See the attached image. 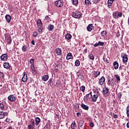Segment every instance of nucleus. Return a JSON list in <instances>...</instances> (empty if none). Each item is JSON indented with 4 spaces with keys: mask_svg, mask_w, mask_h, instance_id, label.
<instances>
[{
    "mask_svg": "<svg viewBox=\"0 0 129 129\" xmlns=\"http://www.w3.org/2000/svg\"><path fill=\"white\" fill-rule=\"evenodd\" d=\"M107 85H108V86H111L112 89H115V87H116V83H115V81H114L113 79H112L111 80H108Z\"/></svg>",
    "mask_w": 129,
    "mask_h": 129,
    "instance_id": "obj_1",
    "label": "nucleus"
},
{
    "mask_svg": "<svg viewBox=\"0 0 129 129\" xmlns=\"http://www.w3.org/2000/svg\"><path fill=\"white\" fill-rule=\"evenodd\" d=\"M82 16V13L80 11H76L72 13V17L75 19H80Z\"/></svg>",
    "mask_w": 129,
    "mask_h": 129,
    "instance_id": "obj_2",
    "label": "nucleus"
},
{
    "mask_svg": "<svg viewBox=\"0 0 129 129\" xmlns=\"http://www.w3.org/2000/svg\"><path fill=\"white\" fill-rule=\"evenodd\" d=\"M37 24L38 27V32L39 33H42L43 32V23H42V21L41 20L38 19L37 21Z\"/></svg>",
    "mask_w": 129,
    "mask_h": 129,
    "instance_id": "obj_3",
    "label": "nucleus"
},
{
    "mask_svg": "<svg viewBox=\"0 0 129 129\" xmlns=\"http://www.w3.org/2000/svg\"><path fill=\"white\" fill-rule=\"evenodd\" d=\"M5 37L8 44H11L12 43V38L11 37V35L9 33H6L5 34Z\"/></svg>",
    "mask_w": 129,
    "mask_h": 129,
    "instance_id": "obj_4",
    "label": "nucleus"
},
{
    "mask_svg": "<svg viewBox=\"0 0 129 129\" xmlns=\"http://www.w3.org/2000/svg\"><path fill=\"white\" fill-rule=\"evenodd\" d=\"M96 92H97V94H95L93 95V97H92L93 102H96V101H97V98H98V95H100L98 90H96Z\"/></svg>",
    "mask_w": 129,
    "mask_h": 129,
    "instance_id": "obj_5",
    "label": "nucleus"
},
{
    "mask_svg": "<svg viewBox=\"0 0 129 129\" xmlns=\"http://www.w3.org/2000/svg\"><path fill=\"white\" fill-rule=\"evenodd\" d=\"M122 16V13L121 12H120L118 13L117 11L114 12L113 13V18L114 19H117L119 17V18H120Z\"/></svg>",
    "mask_w": 129,
    "mask_h": 129,
    "instance_id": "obj_6",
    "label": "nucleus"
},
{
    "mask_svg": "<svg viewBox=\"0 0 129 129\" xmlns=\"http://www.w3.org/2000/svg\"><path fill=\"white\" fill-rule=\"evenodd\" d=\"M121 57L122 58V62L123 64L126 63L127 62V60H128V57H127V55L125 53H121Z\"/></svg>",
    "mask_w": 129,
    "mask_h": 129,
    "instance_id": "obj_7",
    "label": "nucleus"
},
{
    "mask_svg": "<svg viewBox=\"0 0 129 129\" xmlns=\"http://www.w3.org/2000/svg\"><path fill=\"white\" fill-rule=\"evenodd\" d=\"M55 6L57 8H62L63 7V1L61 0H58L55 2Z\"/></svg>",
    "mask_w": 129,
    "mask_h": 129,
    "instance_id": "obj_8",
    "label": "nucleus"
},
{
    "mask_svg": "<svg viewBox=\"0 0 129 129\" xmlns=\"http://www.w3.org/2000/svg\"><path fill=\"white\" fill-rule=\"evenodd\" d=\"M90 98H92V92H90L89 94H87L84 98V101H87Z\"/></svg>",
    "mask_w": 129,
    "mask_h": 129,
    "instance_id": "obj_9",
    "label": "nucleus"
},
{
    "mask_svg": "<svg viewBox=\"0 0 129 129\" xmlns=\"http://www.w3.org/2000/svg\"><path fill=\"white\" fill-rule=\"evenodd\" d=\"M3 66L5 69H9V70H13V67L10 66V63L6 62L4 63Z\"/></svg>",
    "mask_w": 129,
    "mask_h": 129,
    "instance_id": "obj_10",
    "label": "nucleus"
},
{
    "mask_svg": "<svg viewBox=\"0 0 129 129\" xmlns=\"http://www.w3.org/2000/svg\"><path fill=\"white\" fill-rule=\"evenodd\" d=\"M27 80H28V76L27 75V74H26L25 72H24L23 74V77L22 78V81L23 82H27Z\"/></svg>",
    "mask_w": 129,
    "mask_h": 129,
    "instance_id": "obj_11",
    "label": "nucleus"
},
{
    "mask_svg": "<svg viewBox=\"0 0 129 129\" xmlns=\"http://www.w3.org/2000/svg\"><path fill=\"white\" fill-rule=\"evenodd\" d=\"M1 59L2 61H7L8 59V54L4 53L1 56Z\"/></svg>",
    "mask_w": 129,
    "mask_h": 129,
    "instance_id": "obj_12",
    "label": "nucleus"
},
{
    "mask_svg": "<svg viewBox=\"0 0 129 129\" xmlns=\"http://www.w3.org/2000/svg\"><path fill=\"white\" fill-rule=\"evenodd\" d=\"M119 70L120 71L121 75H123V73L125 72L126 69L123 67V66H120L119 67Z\"/></svg>",
    "mask_w": 129,
    "mask_h": 129,
    "instance_id": "obj_13",
    "label": "nucleus"
},
{
    "mask_svg": "<svg viewBox=\"0 0 129 129\" xmlns=\"http://www.w3.org/2000/svg\"><path fill=\"white\" fill-rule=\"evenodd\" d=\"M104 82H105V78L102 76L99 80L98 83L100 85H103Z\"/></svg>",
    "mask_w": 129,
    "mask_h": 129,
    "instance_id": "obj_14",
    "label": "nucleus"
},
{
    "mask_svg": "<svg viewBox=\"0 0 129 129\" xmlns=\"http://www.w3.org/2000/svg\"><path fill=\"white\" fill-rule=\"evenodd\" d=\"M30 68L31 69V72L32 74H34V75H36L37 74V71L35 70V66L34 64H31Z\"/></svg>",
    "mask_w": 129,
    "mask_h": 129,
    "instance_id": "obj_15",
    "label": "nucleus"
},
{
    "mask_svg": "<svg viewBox=\"0 0 129 129\" xmlns=\"http://www.w3.org/2000/svg\"><path fill=\"white\" fill-rule=\"evenodd\" d=\"M94 28V27H93V25L92 24H89L88 25L87 27V30L88 31V32H91L92 30Z\"/></svg>",
    "mask_w": 129,
    "mask_h": 129,
    "instance_id": "obj_16",
    "label": "nucleus"
},
{
    "mask_svg": "<svg viewBox=\"0 0 129 129\" xmlns=\"http://www.w3.org/2000/svg\"><path fill=\"white\" fill-rule=\"evenodd\" d=\"M8 98L10 101H15L16 100V97L13 95H10Z\"/></svg>",
    "mask_w": 129,
    "mask_h": 129,
    "instance_id": "obj_17",
    "label": "nucleus"
},
{
    "mask_svg": "<svg viewBox=\"0 0 129 129\" xmlns=\"http://www.w3.org/2000/svg\"><path fill=\"white\" fill-rule=\"evenodd\" d=\"M109 92V89H108V88H107V87H105L103 89V93L104 95H106Z\"/></svg>",
    "mask_w": 129,
    "mask_h": 129,
    "instance_id": "obj_18",
    "label": "nucleus"
},
{
    "mask_svg": "<svg viewBox=\"0 0 129 129\" xmlns=\"http://www.w3.org/2000/svg\"><path fill=\"white\" fill-rule=\"evenodd\" d=\"M5 18L7 23H10L11 20H12V16L10 15H7Z\"/></svg>",
    "mask_w": 129,
    "mask_h": 129,
    "instance_id": "obj_19",
    "label": "nucleus"
},
{
    "mask_svg": "<svg viewBox=\"0 0 129 129\" xmlns=\"http://www.w3.org/2000/svg\"><path fill=\"white\" fill-rule=\"evenodd\" d=\"M100 75V72H97V71H94L93 73V76L94 78H97L98 76Z\"/></svg>",
    "mask_w": 129,
    "mask_h": 129,
    "instance_id": "obj_20",
    "label": "nucleus"
},
{
    "mask_svg": "<svg viewBox=\"0 0 129 129\" xmlns=\"http://www.w3.org/2000/svg\"><path fill=\"white\" fill-rule=\"evenodd\" d=\"M81 106L83 109H85V110H88V109H89V107L84 103L81 104Z\"/></svg>",
    "mask_w": 129,
    "mask_h": 129,
    "instance_id": "obj_21",
    "label": "nucleus"
},
{
    "mask_svg": "<svg viewBox=\"0 0 129 129\" xmlns=\"http://www.w3.org/2000/svg\"><path fill=\"white\" fill-rule=\"evenodd\" d=\"M56 53L57 55H58V56H60V55H62V50L61 49V48H56Z\"/></svg>",
    "mask_w": 129,
    "mask_h": 129,
    "instance_id": "obj_22",
    "label": "nucleus"
},
{
    "mask_svg": "<svg viewBox=\"0 0 129 129\" xmlns=\"http://www.w3.org/2000/svg\"><path fill=\"white\" fill-rule=\"evenodd\" d=\"M67 60H70V59H73V55L72 53L69 52L67 55Z\"/></svg>",
    "mask_w": 129,
    "mask_h": 129,
    "instance_id": "obj_23",
    "label": "nucleus"
},
{
    "mask_svg": "<svg viewBox=\"0 0 129 129\" xmlns=\"http://www.w3.org/2000/svg\"><path fill=\"white\" fill-rule=\"evenodd\" d=\"M113 3V1H112V0H108L107 5H108V8H109V9H110V8H111V6H112Z\"/></svg>",
    "mask_w": 129,
    "mask_h": 129,
    "instance_id": "obj_24",
    "label": "nucleus"
},
{
    "mask_svg": "<svg viewBox=\"0 0 129 129\" xmlns=\"http://www.w3.org/2000/svg\"><path fill=\"white\" fill-rule=\"evenodd\" d=\"M47 30L49 31V32L53 31L54 30V25L52 24H50L49 25H48Z\"/></svg>",
    "mask_w": 129,
    "mask_h": 129,
    "instance_id": "obj_25",
    "label": "nucleus"
},
{
    "mask_svg": "<svg viewBox=\"0 0 129 129\" xmlns=\"http://www.w3.org/2000/svg\"><path fill=\"white\" fill-rule=\"evenodd\" d=\"M41 122V119L39 118V117H37L35 118V124L36 125H38L39 123Z\"/></svg>",
    "mask_w": 129,
    "mask_h": 129,
    "instance_id": "obj_26",
    "label": "nucleus"
},
{
    "mask_svg": "<svg viewBox=\"0 0 129 129\" xmlns=\"http://www.w3.org/2000/svg\"><path fill=\"white\" fill-rule=\"evenodd\" d=\"M113 67H114V69L115 70H116L117 69H118V62H117V61H114Z\"/></svg>",
    "mask_w": 129,
    "mask_h": 129,
    "instance_id": "obj_27",
    "label": "nucleus"
},
{
    "mask_svg": "<svg viewBox=\"0 0 129 129\" xmlns=\"http://www.w3.org/2000/svg\"><path fill=\"white\" fill-rule=\"evenodd\" d=\"M65 38L67 39V40H71V38H72V36L71 34H70V33H68L66 34Z\"/></svg>",
    "mask_w": 129,
    "mask_h": 129,
    "instance_id": "obj_28",
    "label": "nucleus"
},
{
    "mask_svg": "<svg viewBox=\"0 0 129 129\" xmlns=\"http://www.w3.org/2000/svg\"><path fill=\"white\" fill-rule=\"evenodd\" d=\"M49 79V76L48 75H45L42 77V80L43 81H47Z\"/></svg>",
    "mask_w": 129,
    "mask_h": 129,
    "instance_id": "obj_29",
    "label": "nucleus"
},
{
    "mask_svg": "<svg viewBox=\"0 0 129 129\" xmlns=\"http://www.w3.org/2000/svg\"><path fill=\"white\" fill-rule=\"evenodd\" d=\"M22 50L23 52H26L27 50H28V47L25 44L22 46Z\"/></svg>",
    "mask_w": 129,
    "mask_h": 129,
    "instance_id": "obj_30",
    "label": "nucleus"
},
{
    "mask_svg": "<svg viewBox=\"0 0 129 129\" xmlns=\"http://www.w3.org/2000/svg\"><path fill=\"white\" fill-rule=\"evenodd\" d=\"M114 77L116 78V80H117V83H118V82L120 81V77H119V76L117 75H115Z\"/></svg>",
    "mask_w": 129,
    "mask_h": 129,
    "instance_id": "obj_31",
    "label": "nucleus"
},
{
    "mask_svg": "<svg viewBox=\"0 0 129 129\" xmlns=\"http://www.w3.org/2000/svg\"><path fill=\"white\" fill-rule=\"evenodd\" d=\"M85 4L86 6H89V5H91V2H90V0H85Z\"/></svg>",
    "mask_w": 129,
    "mask_h": 129,
    "instance_id": "obj_32",
    "label": "nucleus"
},
{
    "mask_svg": "<svg viewBox=\"0 0 129 129\" xmlns=\"http://www.w3.org/2000/svg\"><path fill=\"white\" fill-rule=\"evenodd\" d=\"M5 117V114L4 113V111L0 112V119H2V118H4Z\"/></svg>",
    "mask_w": 129,
    "mask_h": 129,
    "instance_id": "obj_33",
    "label": "nucleus"
},
{
    "mask_svg": "<svg viewBox=\"0 0 129 129\" xmlns=\"http://www.w3.org/2000/svg\"><path fill=\"white\" fill-rule=\"evenodd\" d=\"M76 123L75 122H73L71 124V128L73 129H75L76 128Z\"/></svg>",
    "mask_w": 129,
    "mask_h": 129,
    "instance_id": "obj_34",
    "label": "nucleus"
},
{
    "mask_svg": "<svg viewBox=\"0 0 129 129\" xmlns=\"http://www.w3.org/2000/svg\"><path fill=\"white\" fill-rule=\"evenodd\" d=\"M29 125L35 126V120H34V119H31L30 121V123Z\"/></svg>",
    "mask_w": 129,
    "mask_h": 129,
    "instance_id": "obj_35",
    "label": "nucleus"
},
{
    "mask_svg": "<svg viewBox=\"0 0 129 129\" xmlns=\"http://www.w3.org/2000/svg\"><path fill=\"white\" fill-rule=\"evenodd\" d=\"M75 65V66H79V65H80V61L78 60H76Z\"/></svg>",
    "mask_w": 129,
    "mask_h": 129,
    "instance_id": "obj_36",
    "label": "nucleus"
},
{
    "mask_svg": "<svg viewBox=\"0 0 129 129\" xmlns=\"http://www.w3.org/2000/svg\"><path fill=\"white\" fill-rule=\"evenodd\" d=\"M72 3L73 5H74L75 6L78 5V0H73Z\"/></svg>",
    "mask_w": 129,
    "mask_h": 129,
    "instance_id": "obj_37",
    "label": "nucleus"
},
{
    "mask_svg": "<svg viewBox=\"0 0 129 129\" xmlns=\"http://www.w3.org/2000/svg\"><path fill=\"white\" fill-rule=\"evenodd\" d=\"M89 59H90V60H94V56L93 55V54H91L89 55Z\"/></svg>",
    "mask_w": 129,
    "mask_h": 129,
    "instance_id": "obj_38",
    "label": "nucleus"
},
{
    "mask_svg": "<svg viewBox=\"0 0 129 129\" xmlns=\"http://www.w3.org/2000/svg\"><path fill=\"white\" fill-rule=\"evenodd\" d=\"M80 90L82 91V92H84V91H85V87L84 86H82L80 88Z\"/></svg>",
    "mask_w": 129,
    "mask_h": 129,
    "instance_id": "obj_39",
    "label": "nucleus"
},
{
    "mask_svg": "<svg viewBox=\"0 0 129 129\" xmlns=\"http://www.w3.org/2000/svg\"><path fill=\"white\" fill-rule=\"evenodd\" d=\"M101 35L102 36V37H104V36H105V35H106V31H103L101 32Z\"/></svg>",
    "mask_w": 129,
    "mask_h": 129,
    "instance_id": "obj_40",
    "label": "nucleus"
},
{
    "mask_svg": "<svg viewBox=\"0 0 129 129\" xmlns=\"http://www.w3.org/2000/svg\"><path fill=\"white\" fill-rule=\"evenodd\" d=\"M103 60H104L105 63H109V60L107 59V58H105V57L104 56L103 57Z\"/></svg>",
    "mask_w": 129,
    "mask_h": 129,
    "instance_id": "obj_41",
    "label": "nucleus"
},
{
    "mask_svg": "<svg viewBox=\"0 0 129 129\" xmlns=\"http://www.w3.org/2000/svg\"><path fill=\"white\" fill-rule=\"evenodd\" d=\"M0 109H2L3 110L5 109V106L4 105V104L0 103Z\"/></svg>",
    "mask_w": 129,
    "mask_h": 129,
    "instance_id": "obj_42",
    "label": "nucleus"
},
{
    "mask_svg": "<svg viewBox=\"0 0 129 129\" xmlns=\"http://www.w3.org/2000/svg\"><path fill=\"white\" fill-rule=\"evenodd\" d=\"M30 64H32V65H34V63H35V59L32 58L30 60Z\"/></svg>",
    "mask_w": 129,
    "mask_h": 129,
    "instance_id": "obj_43",
    "label": "nucleus"
},
{
    "mask_svg": "<svg viewBox=\"0 0 129 129\" xmlns=\"http://www.w3.org/2000/svg\"><path fill=\"white\" fill-rule=\"evenodd\" d=\"M126 114L127 117L129 116V106H127L126 107Z\"/></svg>",
    "mask_w": 129,
    "mask_h": 129,
    "instance_id": "obj_44",
    "label": "nucleus"
},
{
    "mask_svg": "<svg viewBox=\"0 0 129 129\" xmlns=\"http://www.w3.org/2000/svg\"><path fill=\"white\" fill-rule=\"evenodd\" d=\"M45 21H50V17H49V16H45L44 19V22H45Z\"/></svg>",
    "mask_w": 129,
    "mask_h": 129,
    "instance_id": "obj_45",
    "label": "nucleus"
},
{
    "mask_svg": "<svg viewBox=\"0 0 129 129\" xmlns=\"http://www.w3.org/2000/svg\"><path fill=\"white\" fill-rule=\"evenodd\" d=\"M8 10H9L10 12H11L13 11V6L12 5H9L8 7Z\"/></svg>",
    "mask_w": 129,
    "mask_h": 129,
    "instance_id": "obj_46",
    "label": "nucleus"
},
{
    "mask_svg": "<svg viewBox=\"0 0 129 129\" xmlns=\"http://www.w3.org/2000/svg\"><path fill=\"white\" fill-rule=\"evenodd\" d=\"M99 46H103L104 45V42L101 41H98V43Z\"/></svg>",
    "mask_w": 129,
    "mask_h": 129,
    "instance_id": "obj_47",
    "label": "nucleus"
},
{
    "mask_svg": "<svg viewBox=\"0 0 129 129\" xmlns=\"http://www.w3.org/2000/svg\"><path fill=\"white\" fill-rule=\"evenodd\" d=\"M50 128V124H46L44 127L43 129H49Z\"/></svg>",
    "mask_w": 129,
    "mask_h": 129,
    "instance_id": "obj_48",
    "label": "nucleus"
},
{
    "mask_svg": "<svg viewBox=\"0 0 129 129\" xmlns=\"http://www.w3.org/2000/svg\"><path fill=\"white\" fill-rule=\"evenodd\" d=\"M28 127L29 129H35V127H34V126L32 125H28Z\"/></svg>",
    "mask_w": 129,
    "mask_h": 129,
    "instance_id": "obj_49",
    "label": "nucleus"
},
{
    "mask_svg": "<svg viewBox=\"0 0 129 129\" xmlns=\"http://www.w3.org/2000/svg\"><path fill=\"white\" fill-rule=\"evenodd\" d=\"M78 77L81 79L82 80H83V75L80 74L78 75Z\"/></svg>",
    "mask_w": 129,
    "mask_h": 129,
    "instance_id": "obj_50",
    "label": "nucleus"
},
{
    "mask_svg": "<svg viewBox=\"0 0 129 129\" xmlns=\"http://www.w3.org/2000/svg\"><path fill=\"white\" fill-rule=\"evenodd\" d=\"M100 1V0H93L92 3H93V4H97V3H99Z\"/></svg>",
    "mask_w": 129,
    "mask_h": 129,
    "instance_id": "obj_51",
    "label": "nucleus"
},
{
    "mask_svg": "<svg viewBox=\"0 0 129 129\" xmlns=\"http://www.w3.org/2000/svg\"><path fill=\"white\" fill-rule=\"evenodd\" d=\"M122 94L121 93H118V97L119 99H120V98H121V96H122Z\"/></svg>",
    "mask_w": 129,
    "mask_h": 129,
    "instance_id": "obj_52",
    "label": "nucleus"
},
{
    "mask_svg": "<svg viewBox=\"0 0 129 129\" xmlns=\"http://www.w3.org/2000/svg\"><path fill=\"white\" fill-rule=\"evenodd\" d=\"M36 36H38V33L37 32H33V37H36Z\"/></svg>",
    "mask_w": 129,
    "mask_h": 129,
    "instance_id": "obj_53",
    "label": "nucleus"
},
{
    "mask_svg": "<svg viewBox=\"0 0 129 129\" xmlns=\"http://www.w3.org/2000/svg\"><path fill=\"white\" fill-rule=\"evenodd\" d=\"M113 117H114V118H117L118 117V116H117V115H116V114H113Z\"/></svg>",
    "mask_w": 129,
    "mask_h": 129,
    "instance_id": "obj_54",
    "label": "nucleus"
},
{
    "mask_svg": "<svg viewBox=\"0 0 129 129\" xmlns=\"http://www.w3.org/2000/svg\"><path fill=\"white\" fill-rule=\"evenodd\" d=\"M90 126L91 127H93L94 126V124L93 123V122H91Z\"/></svg>",
    "mask_w": 129,
    "mask_h": 129,
    "instance_id": "obj_55",
    "label": "nucleus"
},
{
    "mask_svg": "<svg viewBox=\"0 0 129 129\" xmlns=\"http://www.w3.org/2000/svg\"><path fill=\"white\" fill-rule=\"evenodd\" d=\"M31 44H32V45H35V40H32V41H31Z\"/></svg>",
    "mask_w": 129,
    "mask_h": 129,
    "instance_id": "obj_56",
    "label": "nucleus"
},
{
    "mask_svg": "<svg viewBox=\"0 0 129 129\" xmlns=\"http://www.w3.org/2000/svg\"><path fill=\"white\" fill-rule=\"evenodd\" d=\"M98 43H95L94 44V47H98Z\"/></svg>",
    "mask_w": 129,
    "mask_h": 129,
    "instance_id": "obj_57",
    "label": "nucleus"
},
{
    "mask_svg": "<svg viewBox=\"0 0 129 129\" xmlns=\"http://www.w3.org/2000/svg\"><path fill=\"white\" fill-rule=\"evenodd\" d=\"M77 116H78V117L81 116V114L80 113H79V112L77 113Z\"/></svg>",
    "mask_w": 129,
    "mask_h": 129,
    "instance_id": "obj_58",
    "label": "nucleus"
},
{
    "mask_svg": "<svg viewBox=\"0 0 129 129\" xmlns=\"http://www.w3.org/2000/svg\"><path fill=\"white\" fill-rule=\"evenodd\" d=\"M58 67H59V66L57 64L55 68V70H58Z\"/></svg>",
    "mask_w": 129,
    "mask_h": 129,
    "instance_id": "obj_59",
    "label": "nucleus"
},
{
    "mask_svg": "<svg viewBox=\"0 0 129 129\" xmlns=\"http://www.w3.org/2000/svg\"><path fill=\"white\" fill-rule=\"evenodd\" d=\"M4 116H6V115H8V112H4Z\"/></svg>",
    "mask_w": 129,
    "mask_h": 129,
    "instance_id": "obj_60",
    "label": "nucleus"
},
{
    "mask_svg": "<svg viewBox=\"0 0 129 129\" xmlns=\"http://www.w3.org/2000/svg\"><path fill=\"white\" fill-rule=\"evenodd\" d=\"M126 127L127 128H129V122H128L126 124Z\"/></svg>",
    "mask_w": 129,
    "mask_h": 129,
    "instance_id": "obj_61",
    "label": "nucleus"
},
{
    "mask_svg": "<svg viewBox=\"0 0 129 129\" xmlns=\"http://www.w3.org/2000/svg\"><path fill=\"white\" fill-rule=\"evenodd\" d=\"M48 82H49V83H52V79L49 80V81H48Z\"/></svg>",
    "mask_w": 129,
    "mask_h": 129,
    "instance_id": "obj_62",
    "label": "nucleus"
},
{
    "mask_svg": "<svg viewBox=\"0 0 129 129\" xmlns=\"http://www.w3.org/2000/svg\"><path fill=\"white\" fill-rule=\"evenodd\" d=\"M84 51L85 53H87V49H85Z\"/></svg>",
    "mask_w": 129,
    "mask_h": 129,
    "instance_id": "obj_63",
    "label": "nucleus"
},
{
    "mask_svg": "<svg viewBox=\"0 0 129 129\" xmlns=\"http://www.w3.org/2000/svg\"><path fill=\"white\" fill-rule=\"evenodd\" d=\"M9 129H13V127L10 126V127H9Z\"/></svg>",
    "mask_w": 129,
    "mask_h": 129,
    "instance_id": "obj_64",
    "label": "nucleus"
}]
</instances>
